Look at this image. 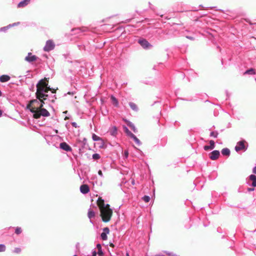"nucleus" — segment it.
<instances>
[{
    "mask_svg": "<svg viewBox=\"0 0 256 256\" xmlns=\"http://www.w3.org/2000/svg\"><path fill=\"white\" fill-rule=\"evenodd\" d=\"M19 24H20V22H17L13 23L12 24H10L9 26H10V28H11L12 26H17V25H18Z\"/></svg>",
    "mask_w": 256,
    "mask_h": 256,
    "instance_id": "nucleus-35",
    "label": "nucleus"
},
{
    "mask_svg": "<svg viewBox=\"0 0 256 256\" xmlns=\"http://www.w3.org/2000/svg\"><path fill=\"white\" fill-rule=\"evenodd\" d=\"M22 232V230L20 227H17L15 230V233L16 234H19Z\"/></svg>",
    "mask_w": 256,
    "mask_h": 256,
    "instance_id": "nucleus-30",
    "label": "nucleus"
},
{
    "mask_svg": "<svg viewBox=\"0 0 256 256\" xmlns=\"http://www.w3.org/2000/svg\"><path fill=\"white\" fill-rule=\"evenodd\" d=\"M110 246L112 247V248H114V245L112 243H110Z\"/></svg>",
    "mask_w": 256,
    "mask_h": 256,
    "instance_id": "nucleus-43",
    "label": "nucleus"
},
{
    "mask_svg": "<svg viewBox=\"0 0 256 256\" xmlns=\"http://www.w3.org/2000/svg\"><path fill=\"white\" fill-rule=\"evenodd\" d=\"M208 156L210 160H217L219 158L220 156V152L218 150H214L211 152H210Z\"/></svg>",
    "mask_w": 256,
    "mask_h": 256,
    "instance_id": "nucleus-8",
    "label": "nucleus"
},
{
    "mask_svg": "<svg viewBox=\"0 0 256 256\" xmlns=\"http://www.w3.org/2000/svg\"><path fill=\"white\" fill-rule=\"evenodd\" d=\"M248 190L250 192V191H253L254 190V188H248Z\"/></svg>",
    "mask_w": 256,
    "mask_h": 256,
    "instance_id": "nucleus-40",
    "label": "nucleus"
},
{
    "mask_svg": "<svg viewBox=\"0 0 256 256\" xmlns=\"http://www.w3.org/2000/svg\"><path fill=\"white\" fill-rule=\"evenodd\" d=\"M92 157L94 160H98L100 158V156L98 154H94Z\"/></svg>",
    "mask_w": 256,
    "mask_h": 256,
    "instance_id": "nucleus-31",
    "label": "nucleus"
},
{
    "mask_svg": "<svg viewBox=\"0 0 256 256\" xmlns=\"http://www.w3.org/2000/svg\"><path fill=\"white\" fill-rule=\"evenodd\" d=\"M6 250V247L4 244H0V252H4Z\"/></svg>",
    "mask_w": 256,
    "mask_h": 256,
    "instance_id": "nucleus-33",
    "label": "nucleus"
},
{
    "mask_svg": "<svg viewBox=\"0 0 256 256\" xmlns=\"http://www.w3.org/2000/svg\"><path fill=\"white\" fill-rule=\"evenodd\" d=\"M215 147V143L212 140H210V145L209 146H204V149L207 151L208 150H213Z\"/></svg>",
    "mask_w": 256,
    "mask_h": 256,
    "instance_id": "nucleus-10",
    "label": "nucleus"
},
{
    "mask_svg": "<svg viewBox=\"0 0 256 256\" xmlns=\"http://www.w3.org/2000/svg\"><path fill=\"white\" fill-rule=\"evenodd\" d=\"M52 97H53L55 99L56 98V95H54V96H52Z\"/></svg>",
    "mask_w": 256,
    "mask_h": 256,
    "instance_id": "nucleus-47",
    "label": "nucleus"
},
{
    "mask_svg": "<svg viewBox=\"0 0 256 256\" xmlns=\"http://www.w3.org/2000/svg\"><path fill=\"white\" fill-rule=\"evenodd\" d=\"M127 124L130 128H131V129L134 131V132L136 133L137 132V129L132 122L128 121Z\"/></svg>",
    "mask_w": 256,
    "mask_h": 256,
    "instance_id": "nucleus-20",
    "label": "nucleus"
},
{
    "mask_svg": "<svg viewBox=\"0 0 256 256\" xmlns=\"http://www.w3.org/2000/svg\"><path fill=\"white\" fill-rule=\"evenodd\" d=\"M92 138L94 141H99L100 140L102 142V144L103 145L104 142L102 140V139L97 135L95 134H93L92 136Z\"/></svg>",
    "mask_w": 256,
    "mask_h": 256,
    "instance_id": "nucleus-21",
    "label": "nucleus"
},
{
    "mask_svg": "<svg viewBox=\"0 0 256 256\" xmlns=\"http://www.w3.org/2000/svg\"><path fill=\"white\" fill-rule=\"evenodd\" d=\"M250 180L252 182V186L254 187L256 186V177H250Z\"/></svg>",
    "mask_w": 256,
    "mask_h": 256,
    "instance_id": "nucleus-26",
    "label": "nucleus"
},
{
    "mask_svg": "<svg viewBox=\"0 0 256 256\" xmlns=\"http://www.w3.org/2000/svg\"><path fill=\"white\" fill-rule=\"evenodd\" d=\"M51 102H54V99L52 100H51Z\"/></svg>",
    "mask_w": 256,
    "mask_h": 256,
    "instance_id": "nucleus-46",
    "label": "nucleus"
},
{
    "mask_svg": "<svg viewBox=\"0 0 256 256\" xmlns=\"http://www.w3.org/2000/svg\"><path fill=\"white\" fill-rule=\"evenodd\" d=\"M252 172L256 174V166L253 168Z\"/></svg>",
    "mask_w": 256,
    "mask_h": 256,
    "instance_id": "nucleus-39",
    "label": "nucleus"
},
{
    "mask_svg": "<svg viewBox=\"0 0 256 256\" xmlns=\"http://www.w3.org/2000/svg\"><path fill=\"white\" fill-rule=\"evenodd\" d=\"M132 182L133 184H134V180H132Z\"/></svg>",
    "mask_w": 256,
    "mask_h": 256,
    "instance_id": "nucleus-45",
    "label": "nucleus"
},
{
    "mask_svg": "<svg viewBox=\"0 0 256 256\" xmlns=\"http://www.w3.org/2000/svg\"><path fill=\"white\" fill-rule=\"evenodd\" d=\"M14 252L16 254H19L21 252V249L19 248H14Z\"/></svg>",
    "mask_w": 256,
    "mask_h": 256,
    "instance_id": "nucleus-34",
    "label": "nucleus"
},
{
    "mask_svg": "<svg viewBox=\"0 0 256 256\" xmlns=\"http://www.w3.org/2000/svg\"><path fill=\"white\" fill-rule=\"evenodd\" d=\"M39 100H34L33 102H37L38 104H40L38 107H32L30 109V112L33 114L34 117L35 118H39L41 116H48L50 115V112L44 108H42L44 102L42 98L38 99Z\"/></svg>",
    "mask_w": 256,
    "mask_h": 256,
    "instance_id": "nucleus-3",
    "label": "nucleus"
},
{
    "mask_svg": "<svg viewBox=\"0 0 256 256\" xmlns=\"http://www.w3.org/2000/svg\"><path fill=\"white\" fill-rule=\"evenodd\" d=\"M60 147L66 152H71L72 150V148L66 142H61Z\"/></svg>",
    "mask_w": 256,
    "mask_h": 256,
    "instance_id": "nucleus-9",
    "label": "nucleus"
},
{
    "mask_svg": "<svg viewBox=\"0 0 256 256\" xmlns=\"http://www.w3.org/2000/svg\"><path fill=\"white\" fill-rule=\"evenodd\" d=\"M103 232L101 234L100 236L102 240H106L107 239L106 234L110 232L109 228H105L103 230Z\"/></svg>",
    "mask_w": 256,
    "mask_h": 256,
    "instance_id": "nucleus-12",
    "label": "nucleus"
},
{
    "mask_svg": "<svg viewBox=\"0 0 256 256\" xmlns=\"http://www.w3.org/2000/svg\"><path fill=\"white\" fill-rule=\"evenodd\" d=\"M126 256H129V254H128V253L126 254Z\"/></svg>",
    "mask_w": 256,
    "mask_h": 256,
    "instance_id": "nucleus-49",
    "label": "nucleus"
},
{
    "mask_svg": "<svg viewBox=\"0 0 256 256\" xmlns=\"http://www.w3.org/2000/svg\"><path fill=\"white\" fill-rule=\"evenodd\" d=\"M138 42L145 50H150L152 48V45L145 38H140L138 40Z\"/></svg>",
    "mask_w": 256,
    "mask_h": 256,
    "instance_id": "nucleus-5",
    "label": "nucleus"
},
{
    "mask_svg": "<svg viewBox=\"0 0 256 256\" xmlns=\"http://www.w3.org/2000/svg\"><path fill=\"white\" fill-rule=\"evenodd\" d=\"M98 174L100 176H102V172L100 170L98 172Z\"/></svg>",
    "mask_w": 256,
    "mask_h": 256,
    "instance_id": "nucleus-42",
    "label": "nucleus"
},
{
    "mask_svg": "<svg viewBox=\"0 0 256 256\" xmlns=\"http://www.w3.org/2000/svg\"><path fill=\"white\" fill-rule=\"evenodd\" d=\"M55 44L52 40H48L46 42V44L44 47V50L45 52H50L54 49Z\"/></svg>",
    "mask_w": 256,
    "mask_h": 256,
    "instance_id": "nucleus-6",
    "label": "nucleus"
},
{
    "mask_svg": "<svg viewBox=\"0 0 256 256\" xmlns=\"http://www.w3.org/2000/svg\"><path fill=\"white\" fill-rule=\"evenodd\" d=\"M129 106L130 108L134 111L137 112L138 110V108L136 104L132 102H129Z\"/></svg>",
    "mask_w": 256,
    "mask_h": 256,
    "instance_id": "nucleus-22",
    "label": "nucleus"
},
{
    "mask_svg": "<svg viewBox=\"0 0 256 256\" xmlns=\"http://www.w3.org/2000/svg\"><path fill=\"white\" fill-rule=\"evenodd\" d=\"M94 212L92 210H90L88 212V216L90 218H91L94 216Z\"/></svg>",
    "mask_w": 256,
    "mask_h": 256,
    "instance_id": "nucleus-27",
    "label": "nucleus"
},
{
    "mask_svg": "<svg viewBox=\"0 0 256 256\" xmlns=\"http://www.w3.org/2000/svg\"><path fill=\"white\" fill-rule=\"evenodd\" d=\"M10 77L8 75L4 74V75L0 76V82H7L8 80H10Z\"/></svg>",
    "mask_w": 256,
    "mask_h": 256,
    "instance_id": "nucleus-14",
    "label": "nucleus"
},
{
    "mask_svg": "<svg viewBox=\"0 0 256 256\" xmlns=\"http://www.w3.org/2000/svg\"><path fill=\"white\" fill-rule=\"evenodd\" d=\"M110 134L115 136L117 134V128L116 126H114L110 132Z\"/></svg>",
    "mask_w": 256,
    "mask_h": 256,
    "instance_id": "nucleus-25",
    "label": "nucleus"
},
{
    "mask_svg": "<svg viewBox=\"0 0 256 256\" xmlns=\"http://www.w3.org/2000/svg\"><path fill=\"white\" fill-rule=\"evenodd\" d=\"M87 30H88V28H76L74 29H73L72 31L76 32H75L76 34H80V33L85 32L87 31Z\"/></svg>",
    "mask_w": 256,
    "mask_h": 256,
    "instance_id": "nucleus-15",
    "label": "nucleus"
},
{
    "mask_svg": "<svg viewBox=\"0 0 256 256\" xmlns=\"http://www.w3.org/2000/svg\"><path fill=\"white\" fill-rule=\"evenodd\" d=\"M128 150H125L124 152V156H125V158H127L128 157Z\"/></svg>",
    "mask_w": 256,
    "mask_h": 256,
    "instance_id": "nucleus-36",
    "label": "nucleus"
},
{
    "mask_svg": "<svg viewBox=\"0 0 256 256\" xmlns=\"http://www.w3.org/2000/svg\"><path fill=\"white\" fill-rule=\"evenodd\" d=\"M142 200L146 202H150V198L148 196H144L143 198H142Z\"/></svg>",
    "mask_w": 256,
    "mask_h": 256,
    "instance_id": "nucleus-32",
    "label": "nucleus"
},
{
    "mask_svg": "<svg viewBox=\"0 0 256 256\" xmlns=\"http://www.w3.org/2000/svg\"><path fill=\"white\" fill-rule=\"evenodd\" d=\"M256 74V70L253 68H250L246 71H245L244 73V75L249 74V75H254Z\"/></svg>",
    "mask_w": 256,
    "mask_h": 256,
    "instance_id": "nucleus-16",
    "label": "nucleus"
},
{
    "mask_svg": "<svg viewBox=\"0 0 256 256\" xmlns=\"http://www.w3.org/2000/svg\"><path fill=\"white\" fill-rule=\"evenodd\" d=\"M248 144L244 140H242L238 142L234 148L236 152H238L240 150L246 151L248 148Z\"/></svg>",
    "mask_w": 256,
    "mask_h": 256,
    "instance_id": "nucleus-4",
    "label": "nucleus"
},
{
    "mask_svg": "<svg viewBox=\"0 0 256 256\" xmlns=\"http://www.w3.org/2000/svg\"><path fill=\"white\" fill-rule=\"evenodd\" d=\"M49 90L52 91V93H55L56 90L53 89L48 86L47 78L40 80L36 84V96L37 98H43L44 100H46L48 96L47 93Z\"/></svg>",
    "mask_w": 256,
    "mask_h": 256,
    "instance_id": "nucleus-1",
    "label": "nucleus"
},
{
    "mask_svg": "<svg viewBox=\"0 0 256 256\" xmlns=\"http://www.w3.org/2000/svg\"><path fill=\"white\" fill-rule=\"evenodd\" d=\"M2 111L1 110H0V117L2 116Z\"/></svg>",
    "mask_w": 256,
    "mask_h": 256,
    "instance_id": "nucleus-44",
    "label": "nucleus"
},
{
    "mask_svg": "<svg viewBox=\"0 0 256 256\" xmlns=\"http://www.w3.org/2000/svg\"><path fill=\"white\" fill-rule=\"evenodd\" d=\"M31 0H23L21 2H20L18 4V8H24L30 2Z\"/></svg>",
    "mask_w": 256,
    "mask_h": 256,
    "instance_id": "nucleus-13",
    "label": "nucleus"
},
{
    "mask_svg": "<svg viewBox=\"0 0 256 256\" xmlns=\"http://www.w3.org/2000/svg\"><path fill=\"white\" fill-rule=\"evenodd\" d=\"M130 138H132L138 146L141 145L142 143L140 141L134 134H132Z\"/></svg>",
    "mask_w": 256,
    "mask_h": 256,
    "instance_id": "nucleus-19",
    "label": "nucleus"
},
{
    "mask_svg": "<svg viewBox=\"0 0 256 256\" xmlns=\"http://www.w3.org/2000/svg\"><path fill=\"white\" fill-rule=\"evenodd\" d=\"M249 176H254V174H250V175Z\"/></svg>",
    "mask_w": 256,
    "mask_h": 256,
    "instance_id": "nucleus-48",
    "label": "nucleus"
},
{
    "mask_svg": "<svg viewBox=\"0 0 256 256\" xmlns=\"http://www.w3.org/2000/svg\"><path fill=\"white\" fill-rule=\"evenodd\" d=\"M168 254L169 256H178L176 254H171V253H168Z\"/></svg>",
    "mask_w": 256,
    "mask_h": 256,
    "instance_id": "nucleus-41",
    "label": "nucleus"
},
{
    "mask_svg": "<svg viewBox=\"0 0 256 256\" xmlns=\"http://www.w3.org/2000/svg\"><path fill=\"white\" fill-rule=\"evenodd\" d=\"M96 203L100 208L102 221L104 222L110 221L112 216V210L110 208V204H105L104 200L100 197L98 198Z\"/></svg>",
    "mask_w": 256,
    "mask_h": 256,
    "instance_id": "nucleus-2",
    "label": "nucleus"
},
{
    "mask_svg": "<svg viewBox=\"0 0 256 256\" xmlns=\"http://www.w3.org/2000/svg\"><path fill=\"white\" fill-rule=\"evenodd\" d=\"M186 38L192 40H194V38L191 36H186Z\"/></svg>",
    "mask_w": 256,
    "mask_h": 256,
    "instance_id": "nucleus-37",
    "label": "nucleus"
},
{
    "mask_svg": "<svg viewBox=\"0 0 256 256\" xmlns=\"http://www.w3.org/2000/svg\"><path fill=\"white\" fill-rule=\"evenodd\" d=\"M124 132L127 134V136H128L130 138L133 134L129 130L128 128L126 126H124Z\"/></svg>",
    "mask_w": 256,
    "mask_h": 256,
    "instance_id": "nucleus-24",
    "label": "nucleus"
},
{
    "mask_svg": "<svg viewBox=\"0 0 256 256\" xmlns=\"http://www.w3.org/2000/svg\"><path fill=\"white\" fill-rule=\"evenodd\" d=\"M76 256V255H75V256Z\"/></svg>",
    "mask_w": 256,
    "mask_h": 256,
    "instance_id": "nucleus-50",
    "label": "nucleus"
},
{
    "mask_svg": "<svg viewBox=\"0 0 256 256\" xmlns=\"http://www.w3.org/2000/svg\"><path fill=\"white\" fill-rule=\"evenodd\" d=\"M38 59V57L35 55L32 54L31 52H28V55L24 58V60L29 63L35 62Z\"/></svg>",
    "mask_w": 256,
    "mask_h": 256,
    "instance_id": "nucleus-7",
    "label": "nucleus"
},
{
    "mask_svg": "<svg viewBox=\"0 0 256 256\" xmlns=\"http://www.w3.org/2000/svg\"><path fill=\"white\" fill-rule=\"evenodd\" d=\"M110 100H112V104L114 106L118 107V100L114 96H112V95L111 96Z\"/></svg>",
    "mask_w": 256,
    "mask_h": 256,
    "instance_id": "nucleus-17",
    "label": "nucleus"
},
{
    "mask_svg": "<svg viewBox=\"0 0 256 256\" xmlns=\"http://www.w3.org/2000/svg\"><path fill=\"white\" fill-rule=\"evenodd\" d=\"M72 125L73 127H74V128H77L78 127V125L76 124V122H72Z\"/></svg>",
    "mask_w": 256,
    "mask_h": 256,
    "instance_id": "nucleus-38",
    "label": "nucleus"
},
{
    "mask_svg": "<svg viewBox=\"0 0 256 256\" xmlns=\"http://www.w3.org/2000/svg\"><path fill=\"white\" fill-rule=\"evenodd\" d=\"M10 28V26H9V25L6 26H4V27H2L0 28V32H6L8 29H9Z\"/></svg>",
    "mask_w": 256,
    "mask_h": 256,
    "instance_id": "nucleus-29",
    "label": "nucleus"
},
{
    "mask_svg": "<svg viewBox=\"0 0 256 256\" xmlns=\"http://www.w3.org/2000/svg\"><path fill=\"white\" fill-rule=\"evenodd\" d=\"M80 190L84 194H88L90 192L89 186L87 184H82L80 186Z\"/></svg>",
    "mask_w": 256,
    "mask_h": 256,
    "instance_id": "nucleus-11",
    "label": "nucleus"
},
{
    "mask_svg": "<svg viewBox=\"0 0 256 256\" xmlns=\"http://www.w3.org/2000/svg\"><path fill=\"white\" fill-rule=\"evenodd\" d=\"M96 247L98 249V256H104V253L102 252L101 245L100 244H98L96 245Z\"/></svg>",
    "mask_w": 256,
    "mask_h": 256,
    "instance_id": "nucleus-23",
    "label": "nucleus"
},
{
    "mask_svg": "<svg viewBox=\"0 0 256 256\" xmlns=\"http://www.w3.org/2000/svg\"><path fill=\"white\" fill-rule=\"evenodd\" d=\"M218 132H216V131L212 132L210 134V136H212L214 138H216L218 137Z\"/></svg>",
    "mask_w": 256,
    "mask_h": 256,
    "instance_id": "nucleus-28",
    "label": "nucleus"
},
{
    "mask_svg": "<svg viewBox=\"0 0 256 256\" xmlns=\"http://www.w3.org/2000/svg\"><path fill=\"white\" fill-rule=\"evenodd\" d=\"M222 154L227 156H230V152L228 148H224L222 150Z\"/></svg>",
    "mask_w": 256,
    "mask_h": 256,
    "instance_id": "nucleus-18",
    "label": "nucleus"
}]
</instances>
